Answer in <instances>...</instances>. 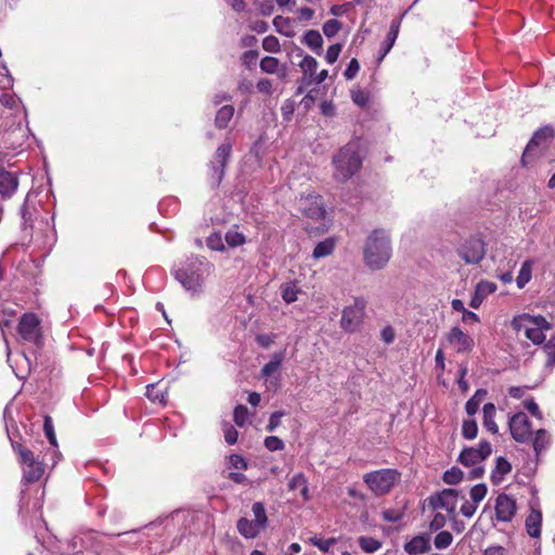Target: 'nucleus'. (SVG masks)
Wrapping results in <instances>:
<instances>
[{
	"instance_id": "9d476101",
	"label": "nucleus",
	"mask_w": 555,
	"mask_h": 555,
	"mask_svg": "<svg viewBox=\"0 0 555 555\" xmlns=\"http://www.w3.org/2000/svg\"><path fill=\"white\" fill-rule=\"evenodd\" d=\"M485 242L478 236H472L466 240L459 248V256L467 264H478L485 257Z\"/></svg>"
},
{
	"instance_id": "f3484780",
	"label": "nucleus",
	"mask_w": 555,
	"mask_h": 555,
	"mask_svg": "<svg viewBox=\"0 0 555 555\" xmlns=\"http://www.w3.org/2000/svg\"><path fill=\"white\" fill-rule=\"evenodd\" d=\"M25 138V130L21 127H14L5 130L1 134L2 147L8 150H16L21 147Z\"/></svg>"
},
{
	"instance_id": "6ab92c4d",
	"label": "nucleus",
	"mask_w": 555,
	"mask_h": 555,
	"mask_svg": "<svg viewBox=\"0 0 555 555\" xmlns=\"http://www.w3.org/2000/svg\"><path fill=\"white\" fill-rule=\"evenodd\" d=\"M44 434L50 442V448L48 449L47 453L50 454V462L52 466H54L57 463V460L60 457L59 451H57V443H56V437L54 433L53 423L50 416H46L44 424H43Z\"/></svg>"
},
{
	"instance_id": "f03ea898",
	"label": "nucleus",
	"mask_w": 555,
	"mask_h": 555,
	"mask_svg": "<svg viewBox=\"0 0 555 555\" xmlns=\"http://www.w3.org/2000/svg\"><path fill=\"white\" fill-rule=\"evenodd\" d=\"M392 249L387 231L374 230L364 245L363 259L366 267L376 271L383 269L391 258Z\"/></svg>"
},
{
	"instance_id": "49530a36",
	"label": "nucleus",
	"mask_w": 555,
	"mask_h": 555,
	"mask_svg": "<svg viewBox=\"0 0 555 555\" xmlns=\"http://www.w3.org/2000/svg\"><path fill=\"white\" fill-rule=\"evenodd\" d=\"M463 479V472L457 467H452L443 474V481L448 485H456Z\"/></svg>"
},
{
	"instance_id": "c03bdc74",
	"label": "nucleus",
	"mask_w": 555,
	"mask_h": 555,
	"mask_svg": "<svg viewBox=\"0 0 555 555\" xmlns=\"http://www.w3.org/2000/svg\"><path fill=\"white\" fill-rule=\"evenodd\" d=\"M478 426L474 420H467L463 422L462 435L465 439L472 440L477 437Z\"/></svg>"
},
{
	"instance_id": "7c9ffc66",
	"label": "nucleus",
	"mask_w": 555,
	"mask_h": 555,
	"mask_svg": "<svg viewBox=\"0 0 555 555\" xmlns=\"http://www.w3.org/2000/svg\"><path fill=\"white\" fill-rule=\"evenodd\" d=\"M318 61L311 55H305L301 62L299 63V67L301 68L304 74V81L306 83H308L309 80L313 78V75L318 69Z\"/></svg>"
},
{
	"instance_id": "4d7b16f0",
	"label": "nucleus",
	"mask_w": 555,
	"mask_h": 555,
	"mask_svg": "<svg viewBox=\"0 0 555 555\" xmlns=\"http://www.w3.org/2000/svg\"><path fill=\"white\" fill-rule=\"evenodd\" d=\"M285 415V412L283 411H276V412H273L271 415H270V418H269V423L266 427V429L269 431V433H273L281 424V418Z\"/></svg>"
},
{
	"instance_id": "864d4df0",
	"label": "nucleus",
	"mask_w": 555,
	"mask_h": 555,
	"mask_svg": "<svg viewBox=\"0 0 555 555\" xmlns=\"http://www.w3.org/2000/svg\"><path fill=\"white\" fill-rule=\"evenodd\" d=\"M263 444L269 451H272V452L273 451H282L285 448L284 441L276 436L267 437L264 439Z\"/></svg>"
},
{
	"instance_id": "39448f33",
	"label": "nucleus",
	"mask_w": 555,
	"mask_h": 555,
	"mask_svg": "<svg viewBox=\"0 0 555 555\" xmlns=\"http://www.w3.org/2000/svg\"><path fill=\"white\" fill-rule=\"evenodd\" d=\"M399 480L400 473L391 468H383L363 475L364 483L376 496L388 494Z\"/></svg>"
},
{
	"instance_id": "423d86ee",
	"label": "nucleus",
	"mask_w": 555,
	"mask_h": 555,
	"mask_svg": "<svg viewBox=\"0 0 555 555\" xmlns=\"http://www.w3.org/2000/svg\"><path fill=\"white\" fill-rule=\"evenodd\" d=\"M20 339L37 349L42 347L43 336L41 332V320L34 312L24 313L17 325Z\"/></svg>"
},
{
	"instance_id": "aec40b11",
	"label": "nucleus",
	"mask_w": 555,
	"mask_h": 555,
	"mask_svg": "<svg viewBox=\"0 0 555 555\" xmlns=\"http://www.w3.org/2000/svg\"><path fill=\"white\" fill-rule=\"evenodd\" d=\"M429 538L426 535H417L404 544V551L410 555L424 554L429 551Z\"/></svg>"
},
{
	"instance_id": "6e6d98bb",
	"label": "nucleus",
	"mask_w": 555,
	"mask_h": 555,
	"mask_svg": "<svg viewBox=\"0 0 555 555\" xmlns=\"http://www.w3.org/2000/svg\"><path fill=\"white\" fill-rule=\"evenodd\" d=\"M223 434H224V440L228 444L232 446V444L236 443L238 433L231 424H225L223 426Z\"/></svg>"
},
{
	"instance_id": "680f3d73",
	"label": "nucleus",
	"mask_w": 555,
	"mask_h": 555,
	"mask_svg": "<svg viewBox=\"0 0 555 555\" xmlns=\"http://www.w3.org/2000/svg\"><path fill=\"white\" fill-rule=\"evenodd\" d=\"M524 406L526 410H528L531 413L532 416H534L537 418H542V413H541L538 404L533 400V398L526 399L524 401Z\"/></svg>"
},
{
	"instance_id": "a19ab883",
	"label": "nucleus",
	"mask_w": 555,
	"mask_h": 555,
	"mask_svg": "<svg viewBox=\"0 0 555 555\" xmlns=\"http://www.w3.org/2000/svg\"><path fill=\"white\" fill-rule=\"evenodd\" d=\"M453 535L449 531H440L434 539V545L438 550H444L451 545Z\"/></svg>"
},
{
	"instance_id": "4be33fe9",
	"label": "nucleus",
	"mask_w": 555,
	"mask_h": 555,
	"mask_svg": "<svg viewBox=\"0 0 555 555\" xmlns=\"http://www.w3.org/2000/svg\"><path fill=\"white\" fill-rule=\"evenodd\" d=\"M236 527L240 534L245 539H254L263 530L254 520L245 517L237 520Z\"/></svg>"
},
{
	"instance_id": "79ce46f5",
	"label": "nucleus",
	"mask_w": 555,
	"mask_h": 555,
	"mask_svg": "<svg viewBox=\"0 0 555 555\" xmlns=\"http://www.w3.org/2000/svg\"><path fill=\"white\" fill-rule=\"evenodd\" d=\"M279 60L273 56H264L260 61V69L267 74H275L279 69Z\"/></svg>"
},
{
	"instance_id": "ddd939ff",
	"label": "nucleus",
	"mask_w": 555,
	"mask_h": 555,
	"mask_svg": "<svg viewBox=\"0 0 555 555\" xmlns=\"http://www.w3.org/2000/svg\"><path fill=\"white\" fill-rule=\"evenodd\" d=\"M492 452V447L489 441H480L478 447L465 448L460 456L459 461L464 466H475L485 461Z\"/></svg>"
},
{
	"instance_id": "c756f323",
	"label": "nucleus",
	"mask_w": 555,
	"mask_h": 555,
	"mask_svg": "<svg viewBox=\"0 0 555 555\" xmlns=\"http://www.w3.org/2000/svg\"><path fill=\"white\" fill-rule=\"evenodd\" d=\"M336 246V241L333 237H327L324 241L317 244L313 249L312 257L320 259L330 256Z\"/></svg>"
},
{
	"instance_id": "0e129e2a",
	"label": "nucleus",
	"mask_w": 555,
	"mask_h": 555,
	"mask_svg": "<svg viewBox=\"0 0 555 555\" xmlns=\"http://www.w3.org/2000/svg\"><path fill=\"white\" fill-rule=\"evenodd\" d=\"M146 396L153 402H163L164 401V395L162 392H159V390L154 385H149L146 387Z\"/></svg>"
},
{
	"instance_id": "774afa93",
	"label": "nucleus",
	"mask_w": 555,
	"mask_h": 555,
	"mask_svg": "<svg viewBox=\"0 0 555 555\" xmlns=\"http://www.w3.org/2000/svg\"><path fill=\"white\" fill-rule=\"evenodd\" d=\"M395 337V330L390 325L385 326L380 332V338L385 344L393 343Z\"/></svg>"
},
{
	"instance_id": "0eeeda50",
	"label": "nucleus",
	"mask_w": 555,
	"mask_h": 555,
	"mask_svg": "<svg viewBox=\"0 0 555 555\" xmlns=\"http://www.w3.org/2000/svg\"><path fill=\"white\" fill-rule=\"evenodd\" d=\"M297 206L306 218L320 223L317 227V231L324 232L327 229L325 223L326 210L320 195L315 193H309L307 196H300V198L297 201Z\"/></svg>"
},
{
	"instance_id": "72a5a7b5",
	"label": "nucleus",
	"mask_w": 555,
	"mask_h": 555,
	"mask_svg": "<svg viewBox=\"0 0 555 555\" xmlns=\"http://www.w3.org/2000/svg\"><path fill=\"white\" fill-rule=\"evenodd\" d=\"M301 289L295 282H287L281 286V296L286 304L295 302L298 299V294Z\"/></svg>"
},
{
	"instance_id": "052dcab7",
	"label": "nucleus",
	"mask_w": 555,
	"mask_h": 555,
	"mask_svg": "<svg viewBox=\"0 0 555 555\" xmlns=\"http://www.w3.org/2000/svg\"><path fill=\"white\" fill-rule=\"evenodd\" d=\"M360 70V64L357 59H351L347 68L344 72V77L347 80L353 79Z\"/></svg>"
},
{
	"instance_id": "393cba45",
	"label": "nucleus",
	"mask_w": 555,
	"mask_h": 555,
	"mask_svg": "<svg viewBox=\"0 0 555 555\" xmlns=\"http://www.w3.org/2000/svg\"><path fill=\"white\" fill-rule=\"evenodd\" d=\"M234 107L231 104L223 105L220 107L215 117V126L218 129H225L233 118Z\"/></svg>"
},
{
	"instance_id": "58836bf2",
	"label": "nucleus",
	"mask_w": 555,
	"mask_h": 555,
	"mask_svg": "<svg viewBox=\"0 0 555 555\" xmlns=\"http://www.w3.org/2000/svg\"><path fill=\"white\" fill-rule=\"evenodd\" d=\"M543 351L546 354V366L552 367L555 365V331L550 335L546 340Z\"/></svg>"
},
{
	"instance_id": "338daca9",
	"label": "nucleus",
	"mask_w": 555,
	"mask_h": 555,
	"mask_svg": "<svg viewBox=\"0 0 555 555\" xmlns=\"http://www.w3.org/2000/svg\"><path fill=\"white\" fill-rule=\"evenodd\" d=\"M306 480L307 479L304 476V474L298 473L295 476H293V478L289 480L288 489L289 490L300 489L302 487V485L306 483Z\"/></svg>"
},
{
	"instance_id": "cd10ccee",
	"label": "nucleus",
	"mask_w": 555,
	"mask_h": 555,
	"mask_svg": "<svg viewBox=\"0 0 555 555\" xmlns=\"http://www.w3.org/2000/svg\"><path fill=\"white\" fill-rule=\"evenodd\" d=\"M553 137V129L551 127H544V128H541L539 129L532 137V139L530 140V142L528 143L527 147H526V151L522 155V160H525V158L529 155L530 151L534 147V146H538L542 141L548 139Z\"/></svg>"
},
{
	"instance_id": "f704fd0d",
	"label": "nucleus",
	"mask_w": 555,
	"mask_h": 555,
	"mask_svg": "<svg viewBox=\"0 0 555 555\" xmlns=\"http://www.w3.org/2000/svg\"><path fill=\"white\" fill-rule=\"evenodd\" d=\"M284 354H285L284 351L273 353L271 356L270 361L268 363H266L264 366L262 367L261 375L264 377H269L273 373H275L284 360Z\"/></svg>"
},
{
	"instance_id": "4468645a",
	"label": "nucleus",
	"mask_w": 555,
	"mask_h": 555,
	"mask_svg": "<svg viewBox=\"0 0 555 555\" xmlns=\"http://www.w3.org/2000/svg\"><path fill=\"white\" fill-rule=\"evenodd\" d=\"M495 519L502 522H508L513 519L516 513L515 500L505 494L500 493L495 499Z\"/></svg>"
},
{
	"instance_id": "69168bd1",
	"label": "nucleus",
	"mask_w": 555,
	"mask_h": 555,
	"mask_svg": "<svg viewBox=\"0 0 555 555\" xmlns=\"http://www.w3.org/2000/svg\"><path fill=\"white\" fill-rule=\"evenodd\" d=\"M446 522H447V518L444 515H442L441 513H437L433 520L430 521V525H429V528L431 530H439L441 528H443L446 526Z\"/></svg>"
},
{
	"instance_id": "f8f14e48",
	"label": "nucleus",
	"mask_w": 555,
	"mask_h": 555,
	"mask_svg": "<svg viewBox=\"0 0 555 555\" xmlns=\"http://www.w3.org/2000/svg\"><path fill=\"white\" fill-rule=\"evenodd\" d=\"M509 431L514 440L524 443L532 438L531 423L524 412L514 414L508 422Z\"/></svg>"
},
{
	"instance_id": "c85d7f7f",
	"label": "nucleus",
	"mask_w": 555,
	"mask_h": 555,
	"mask_svg": "<svg viewBox=\"0 0 555 555\" xmlns=\"http://www.w3.org/2000/svg\"><path fill=\"white\" fill-rule=\"evenodd\" d=\"M302 43L315 53L320 54L323 46V38L318 30H308L304 35Z\"/></svg>"
},
{
	"instance_id": "4c0bfd02",
	"label": "nucleus",
	"mask_w": 555,
	"mask_h": 555,
	"mask_svg": "<svg viewBox=\"0 0 555 555\" xmlns=\"http://www.w3.org/2000/svg\"><path fill=\"white\" fill-rule=\"evenodd\" d=\"M359 546L367 554L377 552L382 547V542L375 538L361 535L358 539Z\"/></svg>"
},
{
	"instance_id": "b1692460",
	"label": "nucleus",
	"mask_w": 555,
	"mask_h": 555,
	"mask_svg": "<svg viewBox=\"0 0 555 555\" xmlns=\"http://www.w3.org/2000/svg\"><path fill=\"white\" fill-rule=\"evenodd\" d=\"M542 514L540 511H532L526 519V530L531 538H539L541 534Z\"/></svg>"
},
{
	"instance_id": "412c9836",
	"label": "nucleus",
	"mask_w": 555,
	"mask_h": 555,
	"mask_svg": "<svg viewBox=\"0 0 555 555\" xmlns=\"http://www.w3.org/2000/svg\"><path fill=\"white\" fill-rule=\"evenodd\" d=\"M400 24H401V22L399 20H393L391 22L389 31L386 36V39L382 43L379 61H382L389 53L391 48L393 47V44L398 38Z\"/></svg>"
},
{
	"instance_id": "e433bc0d",
	"label": "nucleus",
	"mask_w": 555,
	"mask_h": 555,
	"mask_svg": "<svg viewBox=\"0 0 555 555\" xmlns=\"http://www.w3.org/2000/svg\"><path fill=\"white\" fill-rule=\"evenodd\" d=\"M251 512L255 517L254 521L264 530L268 526V516L264 504L262 502L254 503L251 506Z\"/></svg>"
},
{
	"instance_id": "37998d69",
	"label": "nucleus",
	"mask_w": 555,
	"mask_h": 555,
	"mask_svg": "<svg viewBox=\"0 0 555 555\" xmlns=\"http://www.w3.org/2000/svg\"><path fill=\"white\" fill-rule=\"evenodd\" d=\"M309 542L313 546H317L320 551L327 553L331 550V547L336 543V539H334V538L321 539V538L314 535L309 539Z\"/></svg>"
},
{
	"instance_id": "de8ad7c7",
	"label": "nucleus",
	"mask_w": 555,
	"mask_h": 555,
	"mask_svg": "<svg viewBox=\"0 0 555 555\" xmlns=\"http://www.w3.org/2000/svg\"><path fill=\"white\" fill-rule=\"evenodd\" d=\"M207 246L211 250L223 251L225 249L223 237L220 233H212L207 237Z\"/></svg>"
},
{
	"instance_id": "8fccbe9b",
	"label": "nucleus",
	"mask_w": 555,
	"mask_h": 555,
	"mask_svg": "<svg viewBox=\"0 0 555 555\" xmlns=\"http://www.w3.org/2000/svg\"><path fill=\"white\" fill-rule=\"evenodd\" d=\"M475 291L486 299L490 294L496 291V285L490 281H481L476 285Z\"/></svg>"
},
{
	"instance_id": "2eb2a0df",
	"label": "nucleus",
	"mask_w": 555,
	"mask_h": 555,
	"mask_svg": "<svg viewBox=\"0 0 555 555\" xmlns=\"http://www.w3.org/2000/svg\"><path fill=\"white\" fill-rule=\"evenodd\" d=\"M529 324L525 326V336L533 344H541L546 340V333L551 327L544 318H534L528 320Z\"/></svg>"
},
{
	"instance_id": "c9c22d12",
	"label": "nucleus",
	"mask_w": 555,
	"mask_h": 555,
	"mask_svg": "<svg viewBox=\"0 0 555 555\" xmlns=\"http://www.w3.org/2000/svg\"><path fill=\"white\" fill-rule=\"evenodd\" d=\"M487 393L486 389H477L474 396L466 402L465 410L469 416L477 413L479 405L485 400Z\"/></svg>"
},
{
	"instance_id": "e2e57ef3",
	"label": "nucleus",
	"mask_w": 555,
	"mask_h": 555,
	"mask_svg": "<svg viewBox=\"0 0 555 555\" xmlns=\"http://www.w3.org/2000/svg\"><path fill=\"white\" fill-rule=\"evenodd\" d=\"M258 52L255 50H248L243 53V63L246 67L251 68L257 61Z\"/></svg>"
},
{
	"instance_id": "a878e982",
	"label": "nucleus",
	"mask_w": 555,
	"mask_h": 555,
	"mask_svg": "<svg viewBox=\"0 0 555 555\" xmlns=\"http://www.w3.org/2000/svg\"><path fill=\"white\" fill-rule=\"evenodd\" d=\"M483 426L493 435L499 433V427L494 421L496 409L493 403H486L483 405Z\"/></svg>"
},
{
	"instance_id": "a18cd8bd",
	"label": "nucleus",
	"mask_w": 555,
	"mask_h": 555,
	"mask_svg": "<svg viewBox=\"0 0 555 555\" xmlns=\"http://www.w3.org/2000/svg\"><path fill=\"white\" fill-rule=\"evenodd\" d=\"M340 28H341V23L338 20L332 18V20L326 21L323 24L322 29H323V34L327 38H332L337 35V33L340 30Z\"/></svg>"
},
{
	"instance_id": "603ef678",
	"label": "nucleus",
	"mask_w": 555,
	"mask_h": 555,
	"mask_svg": "<svg viewBox=\"0 0 555 555\" xmlns=\"http://www.w3.org/2000/svg\"><path fill=\"white\" fill-rule=\"evenodd\" d=\"M262 48L267 52L278 53L281 50V44L276 37L270 35L263 38Z\"/></svg>"
},
{
	"instance_id": "dca6fc26",
	"label": "nucleus",
	"mask_w": 555,
	"mask_h": 555,
	"mask_svg": "<svg viewBox=\"0 0 555 555\" xmlns=\"http://www.w3.org/2000/svg\"><path fill=\"white\" fill-rule=\"evenodd\" d=\"M447 340L459 353L468 352L474 347V339L459 326H453L450 330Z\"/></svg>"
},
{
	"instance_id": "9b49d317",
	"label": "nucleus",
	"mask_w": 555,
	"mask_h": 555,
	"mask_svg": "<svg viewBox=\"0 0 555 555\" xmlns=\"http://www.w3.org/2000/svg\"><path fill=\"white\" fill-rule=\"evenodd\" d=\"M459 491L455 489H443L430 495L427 501L434 509H444L450 516H454L457 505Z\"/></svg>"
},
{
	"instance_id": "6e6552de",
	"label": "nucleus",
	"mask_w": 555,
	"mask_h": 555,
	"mask_svg": "<svg viewBox=\"0 0 555 555\" xmlns=\"http://www.w3.org/2000/svg\"><path fill=\"white\" fill-rule=\"evenodd\" d=\"M366 300L363 297H356L353 304L345 307L341 311L340 327L347 333L357 332L365 317Z\"/></svg>"
},
{
	"instance_id": "09e8293b",
	"label": "nucleus",
	"mask_w": 555,
	"mask_h": 555,
	"mask_svg": "<svg viewBox=\"0 0 555 555\" xmlns=\"http://www.w3.org/2000/svg\"><path fill=\"white\" fill-rule=\"evenodd\" d=\"M248 410L245 405H237L234 409L233 418L237 426L243 427L248 421Z\"/></svg>"
},
{
	"instance_id": "f257e3e1",
	"label": "nucleus",
	"mask_w": 555,
	"mask_h": 555,
	"mask_svg": "<svg viewBox=\"0 0 555 555\" xmlns=\"http://www.w3.org/2000/svg\"><path fill=\"white\" fill-rule=\"evenodd\" d=\"M211 268L212 264L205 257L192 256L175 271V278L185 291L197 295L202 293L205 279Z\"/></svg>"
},
{
	"instance_id": "13d9d810",
	"label": "nucleus",
	"mask_w": 555,
	"mask_h": 555,
	"mask_svg": "<svg viewBox=\"0 0 555 555\" xmlns=\"http://www.w3.org/2000/svg\"><path fill=\"white\" fill-rule=\"evenodd\" d=\"M340 51H341V44L339 43H335V44H332L327 48V51H326V54H325V60L328 64H334L339 54H340Z\"/></svg>"
},
{
	"instance_id": "1a4fd4ad",
	"label": "nucleus",
	"mask_w": 555,
	"mask_h": 555,
	"mask_svg": "<svg viewBox=\"0 0 555 555\" xmlns=\"http://www.w3.org/2000/svg\"><path fill=\"white\" fill-rule=\"evenodd\" d=\"M231 152V142H224L216 150L209 164V181L212 188H217L221 183Z\"/></svg>"
},
{
	"instance_id": "473e14b6",
	"label": "nucleus",
	"mask_w": 555,
	"mask_h": 555,
	"mask_svg": "<svg viewBox=\"0 0 555 555\" xmlns=\"http://www.w3.org/2000/svg\"><path fill=\"white\" fill-rule=\"evenodd\" d=\"M224 241L228 244V246L235 248L246 243V236L244 235V233L238 231L237 225H234L227 231L224 235Z\"/></svg>"
},
{
	"instance_id": "bb28decb",
	"label": "nucleus",
	"mask_w": 555,
	"mask_h": 555,
	"mask_svg": "<svg viewBox=\"0 0 555 555\" xmlns=\"http://www.w3.org/2000/svg\"><path fill=\"white\" fill-rule=\"evenodd\" d=\"M551 437L545 429H538L529 442H532L533 450L537 456L547 448L550 444Z\"/></svg>"
},
{
	"instance_id": "5701e85b",
	"label": "nucleus",
	"mask_w": 555,
	"mask_h": 555,
	"mask_svg": "<svg viewBox=\"0 0 555 555\" xmlns=\"http://www.w3.org/2000/svg\"><path fill=\"white\" fill-rule=\"evenodd\" d=\"M511 470V463L505 457L499 456L495 461V467L491 472V481L499 485Z\"/></svg>"
},
{
	"instance_id": "3c124183",
	"label": "nucleus",
	"mask_w": 555,
	"mask_h": 555,
	"mask_svg": "<svg viewBox=\"0 0 555 555\" xmlns=\"http://www.w3.org/2000/svg\"><path fill=\"white\" fill-rule=\"evenodd\" d=\"M487 492H488L487 486L485 483H478V485H475L470 489L469 495H470L472 501L478 504L479 502H481L485 499V496L487 495Z\"/></svg>"
},
{
	"instance_id": "bf43d9fd",
	"label": "nucleus",
	"mask_w": 555,
	"mask_h": 555,
	"mask_svg": "<svg viewBox=\"0 0 555 555\" xmlns=\"http://www.w3.org/2000/svg\"><path fill=\"white\" fill-rule=\"evenodd\" d=\"M383 519L388 522H397L400 521L403 517V513L399 509H385L382 512Z\"/></svg>"
},
{
	"instance_id": "5fc2aeb1",
	"label": "nucleus",
	"mask_w": 555,
	"mask_h": 555,
	"mask_svg": "<svg viewBox=\"0 0 555 555\" xmlns=\"http://www.w3.org/2000/svg\"><path fill=\"white\" fill-rule=\"evenodd\" d=\"M14 79L10 74L8 67L5 65L2 66L0 70V88L1 89H10L13 87Z\"/></svg>"
},
{
	"instance_id": "7ed1b4c3",
	"label": "nucleus",
	"mask_w": 555,
	"mask_h": 555,
	"mask_svg": "<svg viewBox=\"0 0 555 555\" xmlns=\"http://www.w3.org/2000/svg\"><path fill=\"white\" fill-rule=\"evenodd\" d=\"M333 163L335 165L334 177L337 181L345 182L350 179L362 165L360 141L352 140L346 144L334 156Z\"/></svg>"
},
{
	"instance_id": "a211bd4d",
	"label": "nucleus",
	"mask_w": 555,
	"mask_h": 555,
	"mask_svg": "<svg viewBox=\"0 0 555 555\" xmlns=\"http://www.w3.org/2000/svg\"><path fill=\"white\" fill-rule=\"evenodd\" d=\"M18 188V178L15 173L8 170H0V194L5 197H12Z\"/></svg>"
},
{
	"instance_id": "20e7f679",
	"label": "nucleus",
	"mask_w": 555,
	"mask_h": 555,
	"mask_svg": "<svg viewBox=\"0 0 555 555\" xmlns=\"http://www.w3.org/2000/svg\"><path fill=\"white\" fill-rule=\"evenodd\" d=\"M12 447L20 457L23 480L28 483L38 481L44 473V466L50 461V454L47 452L43 455L35 454V451L28 450L20 443L12 442Z\"/></svg>"
},
{
	"instance_id": "ea45409f",
	"label": "nucleus",
	"mask_w": 555,
	"mask_h": 555,
	"mask_svg": "<svg viewBox=\"0 0 555 555\" xmlns=\"http://www.w3.org/2000/svg\"><path fill=\"white\" fill-rule=\"evenodd\" d=\"M531 280V264L529 261H525L518 272L516 283L518 288H524L525 285Z\"/></svg>"
},
{
	"instance_id": "2f4dec72",
	"label": "nucleus",
	"mask_w": 555,
	"mask_h": 555,
	"mask_svg": "<svg viewBox=\"0 0 555 555\" xmlns=\"http://www.w3.org/2000/svg\"><path fill=\"white\" fill-rule=\"evenodd\" d=\"M273 26L279 34L285 37H293L295 35L293 22L289 17L275 16L273 18Z\"/></svg>"
}]
</instances>
